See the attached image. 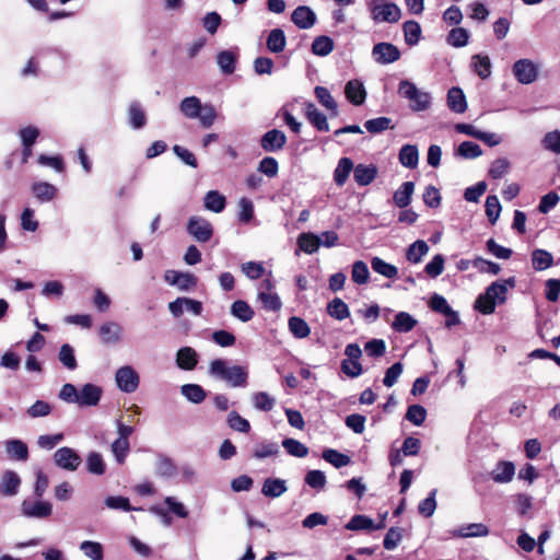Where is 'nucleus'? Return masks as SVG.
I'll return each instance as SVG.
<instances>
[{"label":"nucleus","instance_id":"79ce46f5","mask_svg":"<svg viewBox=\"0 0 560 560\" xmlns=\"http://www.w3.org/2000/svg\"><path fill=\"white\" fill-rule=\"evenodd\" d=\"M428 253L429 245L424 241L418 240L408 247L407 259L410 262L418 264Z\"/></svg>","mask_w":560,"mask_h":560},{"label":"nucleus","instance_id":"0e129e2a","mask_svg":"<svg viewBox=\"0 0 560 560\" xmlns=\"http://www.w3.org/2000/svg\"><path fill=\"white\" fill-rule=\"evenodd\" d=\"M258 171L270 178L276 177L279 172L278 161L272 156H266L259 162Z\"/></svg>","mask_w":560,"mask_h":560},{"label":"nucleus","instance_id":"473e14b6","mask_svg":"<svg viewBox=\"0 0 560 560\" xmlns=\"http://www.w3.org/2000/svg\"><path fill=\"white\" fill-rule=\"evenodd\" d=\"M225 205V197L217 190H210L205 196V207L210 211L220 213L224 210Z\"/></svg>","mask_w":560,"mask_h":560},{"label":"nucleus","instance_id":"bb28decb","mask_svg":"<svg viewBox=\"0 0 560 560\" xmlns=\"http://www.w3.org/2000/svg\"><path fill=\"white\" fill-rule=\"evenodd\" d=\"M32 191L40 202H49L57 195V188L46 182L34 183L32 186Z\"/></svg>","mask_w":560,"mask_h":560},{"label":"nucleus","instance_id":"4c0bfd02","mask_svg":"<svg viewBox=\"0 0 560 560\" xmlns=\"http://www.w3.org/2000/svg\"><path fill=\"white\" fill-rule=\"evenodd\" d=\"M7 452L11 455L12 458L18 460H27L28 459V447L21 440H10L7 442Z\"/></svg>","mask_w":560,"mask_h":560},{"label":"nucleus","instance_id":"ea45409f","mask_svg":"<svg viewBox=\"0 0 560 560\" xmlns=\"http://www.w3.org/2000/svg\"><path fill=\"white\" fill-rule=\"evenodd\" d=\"M86 470L93 475H104L106 471V464L103 456L97 452L89 453L86 457Z\"/></svg>","mask_w":560,"mask_h":560},{"label":"nucleus","instance_id":"2f4dec72","mask_svg":"<svg viewBox=\"0 0 560 560\" xmlns=\"http://www.w3.org/2000/svg\"><path fill=\"white\" fill-rule=\"evenodd\" d=\"M237 56L231 50H222L217 56V62L225 74H232L236 68Z\"/></svg>","mask_w":560,"mask_h":560},{"label":"nucleus","instance_id":"4468645a","mask_svg":"<svg viewBox=\"0 0 560 560\" xmlns=\"http://www.w3.org/2000/svg\"><path fill=\"white\" fill-rule=\"evenodd\" d=\"M102 396V388L88 383L83 385L78 395V405L79 406H96Z\"/></svg>","mask_w":560,"mask_h":560},{"label":"nucleus","instance_id":"f03ea898","mask_svg":"<svg viewBox=\"0 0 560 560\" xmlns=\"http://www.w3.org/2000/svg\"><path fill=\"white\" fill-rule=\"evenodd\" d=\"M179 110L186 118H198L203 128H210L218 116L212 105L201 104L197 96L185 97L179 104Z\"/></svg>","mask_w":560,"mask_h":560},{"label":"nucleus","instance_id":"0eeeda50","mask_svg":"<svg viewBox=\"0 0 560 560\" xmlns=\"http://www.w3.org/2000/svg\"><path fill=\"white\" fill-rule=\"evenodd\" d=\"M513 74L522 84H530L538 77L537 66L529 59H520L513 65Z\"/></svg>","mask_w":560,"mask_h":560},{"label":"nucleus","instance_id":"f3484780","mask_svg":"<svg viewBox=\"0 0 560 560\" xmlns=\"http://www.w3.org/2000/svg\"><path fill=\"white\" fill-rule=\"evenodd\" d=\"M177 366L185 371H191L198 363V354L190 347L180 348L176 354Z\"/></svg>","mask_w":560,"mask_h":560},{"label":"nucleus","instance_id":"7c9ffc66","mask_svg":"<svg viewBox=\"0 0 560 560\" xmlns=\"http://www.w3.org/2000/svg\"><path fill=\"white\" fill-rule=\"evenodd\" d=\"M231 314L240 320L246 323L253 319L255 312L246 301L236 300L231 305Z\"/></svg>","mask_w":560,"mask_h":560},{"label":"nucleus","instance_id":"774afa93","mask_svg":"<svg viewBox=\"0 0 560 560\" xmlns=\"http://www.w3.org/2000/svg\"><path fill=\"white\" fill-rule=\"evenodd\" d=\"M545 149L559 154L560 153V131L547 132L542 139Z\"/></svg>","mask_w":560,"mask_h":560},{"label":"nucleus","instance_id":"c756f323","mask_svg":"<svg viewBox=\"0 0 560 560\" xmlns=\"http://www.w3.org/2000/svg\"><path fill=\"white\" fill-rule=\"evenodd\" d=\"M354 168L353 162L349 158H341L334 172V180L338 186L345 185L351 171Z\"/></svg>","mask_w":560,"mask_h":560},{"label":"nucleus","instance_id":"1a4fd4ad","mask_svg":"<svg viewBox=\"0 0 560 560\" xmlns=\"http://www.w3.org/2000/svg\"><path fill=\"white\" fill-rule=\"evenodd\" d=\"M165 281L171 285H176L179 290L188 291L197 285L198 279L189 272H179L167 270L164 276Z\"/></svg>","mask_w":560,"mask_h":560},{"label":"nucleus","instance_id":"a19ab883","mask_svg":"<svg viewBox=\"0 0 560 560\" xmlns=\"http://www.w3.org/2000/svg\"><path fill=\"white\" fill-rule=\"evenodd\" d=\"M327 313L338 320L346 319L350 316L348 305L339 298H335L328 303Z\"/></svg>","mask_w":560,"mask_h":560},{"label":"nucleus","instance_id":"603ef678","mask_svg":"<svg viewBox=\"0 0 560 560\" xmlns=\"http://www.w3.org/2000/svg\"><path fill=\"white\" fill-rule=\"evenodd\" d=\"M279 453V445L275 442H262L258 444L254 452L253 457L256 459H264L266 457L276 456Z\"/></svg>","mask_w":560,"mask_h":560},{"label":"nucleus","instance_id":"cd10ccee","mask_svg":"<svg viewBox=\"0 0 560 560\" xmlns=\"http://www.w3.org/2000/svg\"><path fill=\"white\" fill-rule=\"evenodd\" d=\"M415 191L413 182H405L393 196L394 202L399 208H405L410 203L411 197Z\"/></svg>","mask_w":560,"mask_h":560},{"label":"nucleus","instance_id":"20e7f679","mask_svg":"<svg viewBox=\"0 0 560 560\" xmlns=\"http://www.w3.org/2000/svg\"><path fill=\"white\" fill-rule=\"evenodd\" d=\"M397 92L400 97L409 102L410 109L413 112H424L431 105V94L418 89L409 80L400 81Z\"/></svg>","mask_w":560,"mask_h":560},{"label":"nucleus","instance_id":"f257e3e1","mask_svg":"<svg viewBox=\"0 0 560 560\" xmlns=\"http://www.w3.org/2000/svg\"><path fill=\"white\" fill-rule=\"evenodd\" d=\"M514 278L491 283L483 294H480L475 302V307L482 314H492L497 303H503L506 299L508 288H514Z\"/></svg>","mask_w":560,"mask_h":560},{"label":"nucleus","instance_id":"412c9836","mask_svg":"<svg viewBox=\"0 0 560 560\" xmlns=\"http://www.w3.org/2000/svg\"><path fill=\"white\" fill-rule=\"evenodd\" d=\"M376 173L377 170L374 165L358 164L353 168L354 180L360 186H366L371 184L374 180Z\"/></svg>","mask_w":560,"mask_h":560},{"label":"nucleus","instance_id":"a211bd4d","mask_svg":"<svg viewBox=\"0 0 560 560\" xmlns=\"http://www.w3.org/2000/svg\"><path fill=\"white\" fill-rule=\"evenodd\" d=\"M121 327L117 323L107 322L100 326L98 335L103 343H117L120 340Z\"/></svg>","mask_w":560,"mask_h":560},{"label":"nucleus","instance_id":"9b49d317","mask_svg":"<svg viewBox=\"0 0 560 560\" xmlns=\"http://www.w3.org/2000/svg\"><path fill=\"white\" fill-rule=\"evenodd\" d=\"M287 136L279 129L268 130L260 139V147L265 152H277L284 148Z\"/></svg>","mask_w":560,"mask_h":560},{"label":"nucleus","instance_id":"7ed1b4c3","mask_svg":"<svg viewBox=\"0 0 560 560\" xmlns=\"http://www.w3.org/2000/svg\"><path fill=\"white\" fill-rule=\"evenodd\" d=\"M209 372L228 382L232 387H243L247 384L248 374L241 365L228 366L226 361L215 359L210 363Z\"/></svg>","mask_w":560,"mask_h":560},{"label":"nucleus","instance_id":"b1692460","mask_svg":"<svg viewBox=\"0 0 560 560\" xmlns=\"http://www.w3.org/2000/svg\"><path fill=\"white\" fill-rule=\"evenodd\" d=\"M489 534V529L485 524L471 523L468 525L460 526L453 532V536L457 537H485Z\"/></svg>","mask_w":560,"mask_h":560},{"label":"nucleus","instance_id":"49530a36","mask_svg":"<svg viewBox=\"0 0 560 560\" xmlns=\"http://www.w3.org/2000/svg\"><path fill=\"white\" fill-rule=\"evenodd\" d=\"M323 458L335 466L336 468H341L350 464L351 459L348 455L342 454L336 450L327 448L323 452Z\"/></svg>","mask_w":560,"mask_h":560},{"label":"nucleus","instance_id":"ddd939ff","mask_svg":"<svg viewBox=\"0 0 560 560\" xmlns=\"http://www.w3.org/2000/svg\"><path fill=\"white\" fill-rule=\"evenodd\" d=\"M384 521L385 515L381 516L380 524L375 526L373 520L369 516L357 514L345 525V528L348 530H373L382 528L384 526Z\"/></svg>","mask_w":560,"mask_h":560},{"label":"nucleus","instance_id":"f8f14e48","mask_svg":"<svg viewBox=\"0 0 560 560\" xmlns=\"http://www.w3.org/2000/svg\"><path fill=\"white\" fill-rule=\"evenodd\" d=\"M291 21L301 30L311 28L316 22L314 11L306 7H298L291 14Z\"/></svg>","mask_w":560,"mask_h":560},{"label":"nucleus","instance_id":"f704fd0d","mask_svg":"<svg viewBox=\"0 0 560 560\" xmlns=\"http://www.w3.org/2000/svg\"><path fill=\"white\" fill-rule=\"evenodd\" d=\"M334 40L329 36L320 35L313 40L312 52L325 57L334 50Z\"/></svg>","mask_w":560,"mask_h":560},{"label":"nucleus","instance_id":"e2e57ef3","mask_svg":"<svg viewBox=\"0 0 560 560\" xmlns=\"http://www.w3.org/2000/svg\"><path fill=\"white\" fill-rule=\"evenodd\" d=\"M352 281L358 284H364L369 279V269L364 261L358 260L352 266Z\"/></svg>","mask_w":560,"mask_h":560},{"label":"nucleus","instance_id":"c03bdc74","mask_svg":"<svg viewBox=\"0 0 560 560\" xmlns=\"http://www.w3.org/2000/svg\"><path fill=\"white\" fill-rule=\"evenodd\" d=\"M404 37L405 42L409 46L418 44L421 36V27L416 21H407L404 23Z\"/></svg>","mask_w":560,"mask_h":560},{"label":"nucleus","instance_id":"5fc2aeb1","mask_svg":"<svg viewBox=\"0 0 560 560\" xmlns=\"http://www.w3.org/2000/svg\"><path fill=\"white\" fill-rule=\"evenodd\" d=\"M80 549L92 560H103L104 550L100 542L85 540L80 545Z\"/></svg>","mask_w":560,"mask_h":560},{"label":"nucleus","instance_id":"5701e85b","mask_svg":"<svg viewBox=\"0 0 560 560\" xmlns=\"http://www.w3.org/2000/svg\"><path fill=\"white\" fill-rule=\"evenodd\" d=\"M306 118L318 131H329L327 117L313 103L306 105Z\"/></svg>","mask_w":560,"mask_h":560},{"label":"nucleus","instance_id":"13d9d810","mask_svg":"<svg viewBox=\"0 0 560 560\" xmlns=\"http://www.w3.org/2000/svg\"><path fill=\"white\" fill-rule=\"evenodd\" d=\"M58 358L59 361L69 370H74L78 366L74 350L68 343L61 346Z\"/></svg>","mask_w":560,"mask_h":560},{"label":"nucleus","instance_id":"aec40b11","mask_svg":"<svg viewBox=\"0 0 560 560\" xmlns=\"http://www.w3.org/2000/svg\"><path fill=\"white\" fill-rule=\"evenodd\" d=\"M320 245L322 238L312 232L301 233L298 237L299 248L306 254H314L318 250Z\"/></svg>","mask_w":560,"mask_h":560},{"label":"nucleus","instance_id":"69168bd1","mask_svg":"<svg viewBox=\"0 0 560 560\" xmlns=\"http://www.w3.org/2000/svg\"><path fill=\"white\" fill-rule=\"evenodd\" d=\"M255 408L270 411L275 406V399L266 392H258L253 397Z\"/></svg>","mask_w":560,"mask_h":560},{"label":"nucleus","instance_id":"bf43d9fd","mask_svg":"<svg viewBox=\"0 0 560 560\" xmlns=\"http://www.w3.org/2000/svg\"><path fill=\"white\" fill-rule=\"evenodd\" d=\"M258 299L262 303L264 308L267 311L277 312L282 306L280 298L276 293L259 292Z\"/></svg>","mask_w":560,"mask_h":560},{"label":"nucleus","instance_id":"a878e982","mask_svg":"<svg viewBox=\"0 0 560 560\" xmlns=\"http://www.w3.org/2000/svg\"><path fill=\"white\" fill-rule=\"evenodd\" d=\"M447 105L454 113L462 114L467 108L466 97L459 88H452L447 93Z\"/></svg>","mask_w":560,"mask_h":560},{"label":"nucleus","instance_id":"09e8293b","mask_svg":"<svg viewBox=\"0 0 560 560\" xmlns=\"http://www.w3.org/2000/svg\"><path fill=\"white\" fill-rule=\"evenodd\" d=\"M228 424L232 430L242 433L250 431V423L247 419L243 418L237 411L232 410L228 416Z\"/></svg>","mask_w":560,"mask_h":560},{"label":"nucleus","instance_id":"8fccbe9b","mask_svg":"<svg viewBox=\"0 0 560 560\" xmlns=\"http://www.w3.org/2000/svg\"><path fill=\"white\" fill-rule=\"evenodd\" d=\"M282 446L285 448V451L294 456V457H305L307 456L308 454V448L303 444L301 443L300 441L295 440V439H291V438H288V439H284L282 441Z\"/></svg>","mask_w":560,"mask_h":560},{"label":"nucleus","instance_id":"37998d69","mask_svg":"<svg viewBox=\"0 0 560 560\" xmlns=\"http://www.w3.org/2000/svg\"><path fill=\"white\" fill-rule=\"evenodd\" d=\"M180 390L182 394L194 404L202 402L207 396L206 390L198 384H185L182 386Z\"/></svg>","mask_w":560,"mask_h":560},{"label":"nucleus","instance_id":"052dcab7","mask_svg":"<svg viewBox=\"0 0 560 560\" xmlns=\"http://www.w3.org/2000/svg\"><path fill=\"white\" fill-rule=\"evenodd\" d=\"M425 418L427 410L421 405H411L406 412V419L415 425H421Z\"/></svg>","mask_w":560,"mask_h":560},{"label":"nucleus","instance_id":"e433bc0d","mask_svg":"<svg viewBox=\"0 0 560 560\" xmlns=\"http://www.w3.org/2000/svg\"><path fill=\"white\" fill-rule=\"evenodd\" d=\"M553 262L552 255L545 249H535L532 253V264L535 270L541 271L549 268Z\"/></svg>","mask_w":560,"mask_h":560},{"label":"nucleus","instance_id":"6ab92c4d","mask_svg":"<svg viewBox=\"0 0 560 560\" xmlns=\"http://www.w3.org/2000/svg\"><path fill=\"white\" fill-rule=\"evenodd\" d=\"M515 474V466L512 462H499L497 467L493 469L491 476L493 481L498 483H506L513 479Z\"/></svg>","mask_w":560,"mask_h":560},{"label":"nucleus","instance_id":"58836bf2","mask_svg":"<svg viewBox=\"0 0 560 560\" xmlns=\"http://www.w3.org/2000/svg\"><path fill=\"white\" fill-rule=\"evenodd\" d=\"M471 66L475 72L481 78L487 79L491 74V61L488 56L474 55Z\"/></svg>","mask_w":560,"mask_h":560},{"label":"nucleus","instance_id":"dca6fc26","mask_svg":"<svg viewBox=\"0 0 560 560\" xmlns=\"http://www.w3.org/2000/svg\"><path fill=\"white\" fill-rule=\"evenodd\" d=\"M21 479L13 470H7L1 478L0 494L4 497L15 495L19 491Z\"/></svg>","mask_w":560,"mask_h":560},{"label":"nucleus","instance_id":"6e6552de","mask_svg":"<svg viewBox=\"0 0 560 560\" xmlns=\"http://www.w3.org/2000/svg\"><path fill=\"white\" fill-rule=\"evenodd\" d=\"M116 382L120 390L133 393L139 386V375L131 366H122L116 372Z\"/></svg>","mask_w":560,"mask_h":560},{"label":"nucleus","instance_id":"72a5a7b5","mask_svg":"<svg viewBox=\"0 0 560 560\" xmlns=\"http://www.w3.org/2000/svg\"><path fill=\"white\" fill-rule=\"evenodd\" d=\"M289 330L291 334L298 338L303 339L310 336L311 328L308 324L301 317L292 316L288 322Z\"/></svg>","mask_w":560,"mask_h":560},{"label":"nucleus","instance_id":"6e6d98bb","mask_svg":"<svg viewBox=\"0 0 560 560\" xmlns=\"http://www.w3.org/2000/svg\"><path fill=\"white\" fill-rule=\"evenodd\" d=\"M130 124L133 128L140 129L145 126L147 118L139 103H132L128 109Z\"/></svg>","mask_w":560,"mask_h":560},{"label":"nucleus","instance_id":"c85d7f7f","mask_svg":"<svg viewBox=\"0 0 560 560\" xmlns=\"http://www.w3.org/2000/svg\"><path fill=\"white\" fill-rule=\"evenodd\" d=\"M399 162L408 168H416L419 162V152L416 145L405 144L399 151Z\"/></svg>","mask_w":560,"mask_h":560},{"label":"nucleus","instance_id":"39448f33","mask_svg":"<svg viewBox=\"0 0 560 560\" xmlns=\"http://www.w3.org/2000/svg\"><path fill=\"white\" fill-rule=\"evenodd\" d=\"M54 462L61 469L74 471L81 465L82 459L73 448L62 446L55 452Z\"/></svg>","mask_w":560,"mask_h":560},{"label":"nucleus","instance_id":"a18cd8bd","mask_svg":"<svg viewBox=\"0 0 560 560\" xmlns=\"http://www.w3.org/2000/svg\"><path fill=\"white\" fill-rule=\"evenodd\" d=\"M417 324V320L408 313L400 312L396 315L392 327L399 332L410 331Z\"/></svg>","mask_w":560,"mask_h":560},{"label":"nucleus","instance_id":"864d4df0","mask_svg":"<svg viewBox=\"0 0 560 560\" xmlns=\"http://www.w3.org/2000/svg\"><path fill=\"white\" fill-rule=\"evenodd\" d=\"M105 504L107 508L109 509H113V510H122V511H126V512H129V511H139V510H142L141 508H133L131 504H130V501L128 498L126 497H122V495H117V497H107L105 499Z\"/></svg>","mask_w":560,"mask_h":560},{"label":"nucleus","instance_id":"9d476101","mask_svg":"<svg viewBox=\"0 0 560 560\" xmlns=\"http://www.w3.org/2000/svg\"><path fill=\"white\" fill-rule=\"evenodd\" d=\"M22 513L27 517L34 518H46L49 517L52 513V505L47 501H28L24 500L22 502Z\"/></svg>","mask_w":560,"mask_h":560},{"label":"nucleus","instance_id":"c9c22d12","mask_svg":"<svg viewBox=\"0 0 560 560\" xmlns=\"http://www.w3.org/2000/svg\"><path fill=\"white\" fill-rule=\"evenodd\" d=\"M317 101L331 112L330 116H337V103L331 96L329 90L325 86H316L314 90Z\"/></svg>","mask_w":560,"mask_h":560},{"label":"nucleus","instance_id":"de8ad7c7","mask_svg":"<svg viewBox=\"0 0 560 560\" xmlns=\"http://www.w3.org/2000/svg\"><path fill=\"white\" fill-rule=\"evenodd\" d=\"M469 32L463 27L452 28L447 35V44L459 48L468 44Z\"/></svg>","mask_w":560,"mask_h":560},{"label":"nucleus","instance_id":"3c124183","mask_svg":"<svg viewBox=\"0 0 560 560\" xmlns=\"http://www.w3.org/2000/svg\"><path fill=\"white\" fill-rule=\"evenodd\" d=\"M112 452L115 456V459L116 462L119 464V465H122L126 460V457L129 453V450H130V443H129V440H122V439H119L117 438L113 443H112Z\"/></svg>","mask_w":560,"mask_h":560},{"label":"nucleus","instance_id":"423d86ee","mask_svg":"<svg viewBox=\"0 0 560 560\" xmlns=\"http://www.w3.org/2000/svg\"><path fill=\"white\" fill-rule=\"evenodd\" d=\"M188 233L200 243H206L211 240L213 235V228L211 223L199 217H191L187 224Z\"/></svg>","mask_w":560,"mask_h":560},{"label":"nucleus","instance_id":"4be33fe9","mask_svg":"<svg viewBox=\"0 0 560 560\" xmlns=\"http://www.w3.org/2000/svg\"><path fill=\"white\" fill-rule=\"evenodd\" d=\"M287 45V38L283 30L273 28L268 34L266 46L273 54L282 52Z\"/></svg>","mask_w":560,"mask_h":560},{"label":"nucleus","instance_id":"4d7b16f0","mask_svg":"<svg viewBox=\"0 0 560 560\" xmlns=\"http://www.w3.org/2000/svg\"><path fill=\"white\" fill-rule=\"evenodd\" d=\"M457 154L464 159H476L482 154V150L475 142L464 141L458 145Z\"/></svg>","mask_w":560,"mask_h":560},{"label":"nucleus","instance_id":"393cba45","mask_svg":"<svg viewBox=\"0 0 560 560\" xmlns=\"http://www.w3.org/2000/svg\"><path fill=\"white\" fill-rule=\"evenodd\" d=\"M285 491V481L279 478H267L261 488V493L267 498H278Z\"/></svg>","mask_w":560,"mask_h":560},{"label":"nucleus","instance_id":"2eb2a0df","mask_svg":"<svg viewBox=\"0 0 560 560\" xmlns=\"http://www.w3.org/2000/svg\"><path fill=\"white\" fill-rule=\"evenodd\" d=\"M345 94L347 100L355 106L363 104L366 97L365 89L359 80H350L347 82Z\"/></svg>","mask_w":560,"mask_h":560},{"label":"nucleus","instance_id":"338daca9","mask_svg":"<svg viewBox=\"0 0 560 560\" xmlns=\"http://www.w3.org/2000/svg\"><path fill=\"white\" fill-rule=\"evenodd\" d=\"M510 168V162L505 158H499L491 163L489 175L494 178L503 177Z\"/></svg>","mask_w":560,"mask_h":560},{"label":"nucleus","instance_id":"680f3d73","mask_svg":"<svg viewBox=\"0 0 560 560\" xmlns=\"http://www.w3.org/2000/svg\"><path fill=\"white\" fill-rule=\"evenodd\" d=\"M486 214L491 223H494L501 212V205L497 196H488L485 203Z\"/></svg>","mask_w":560,"mask_h":560}]
</instances>
